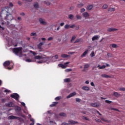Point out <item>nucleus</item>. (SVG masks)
<instances>
[{"instance_id": "5fc2aeb1", "label": "nucleus", "mask_w": 125, "mask_h": 125, "mask_svg": "<svg viewBox=\"0 0 125 125\" xmlns=\"http://www.w3.org/2000/svg\"><path fill=\"white\" fill-rule=\"evenodd\" d=\"M75 27H76V25H75L74 24H73L72 25H70V28H75Z\"/></svg>"}, {"instance_id": "7ed1b4c3", "label": "nucleus", "mask_w": 125, "mask_h": 125, "mask_svg": "<svg viewBox=\"0 0 125 125\" xmlns=\"http://www.w3.org/2000/svg\"><path fill=\"white\" fill-rule=\"evenodd\" d=\"M13 51L16 55L19 56V57L22 56V47L14 48L13 49Z\"/></svg>"}, {"instance_id": "9b49d317", "label": "nucleus", "mask_w": 125, "mask_h": 125, "mask_svg": "<svg viewBox=\"0 0 125 125\" xmlns=\"http://www.w3.org/2000/svg\"><path fill=\"white\" fill-rule=\"evenodd\" d=\"M108 32H115L116 31H118V29L116 28H109L107 29Z\"/></svg>"}, {"instance_id": "aec40b11", "label": "nucleus", "mask_w": 125, "mask_h": 125, "mask_svg": "<svg viewBox=\"0 0 125 125\" xmlns=\"http://www.w3.org/2000/svg\"><path fill=\"white\" fill-rule=\"evenodd\" d=\"M69 55L65 54H63L61 55V57H62V58H67V57H69Z\"/></svg>"}, {"instance_id": "e2e57ef3", "label": "nucleus", "mask_w": 125, "mask_h": 125, "mask_svg": "<svg viewBox=\"0 0 125 125\" xmlns=\"http://www.w3.org/2000/svg\"><path fill=\"white\" fill-rule=\"evenodd\" d=\"M90 84L92 86H95L94 83H93V82H91Z\"/></svg>"}, {"instance_id": "39448f33", "label": "nucleus", "mask_w": 125, "mask_h": 125, "mask_svg": "<svg viewBox=\"0 0 125 125\" xmlns=\"http://www.w3.org/2000/svg\"><path fill=\"white\" fill-rule=\"evenodd\" d=\"M8 119H9V120H14V119H16V120H18L19 121H20L21 120V117H16L14 115H11V116H9Z\"/></svg>"}, {"instance_id": "09e8293b", "label": "nucleus", "mask_w": 125, "mask_h": 125, "mask_svg": "<svg viewBox=\"0 0 125 125\" xmlns=\"http://www.w3.org/2000/svg\"><path fill=\"white\" fill-rule=\"evenodd\" d=\"M25 61H26V62H32V60L27 59L25 60Z\"/></svg>"}, {"instance_id": "f704fd0d", "label": "nucleus", "mask_w": 125, "mask_h": 125, "mask_svg": "<svg viewBox=\"0 0 125 125\" xmlns=\"http://www.w3.org/2000/svg\"><path fill=\"white\" fill-rule=\"evenodd\" d=\"M103 8H104V9H106V8H108V5L107 4L104 5L103 6Z\"/></svg>"}, {"instance_id": "f8f14e48", "label": "nucleus", "mask_w": 125, "mask_h": 125, "mask_svg": "<svg viewBox=\"0 0 125 125\" xmlns=\"http://www.w3.org/2000/svg\"><path fill=\"white\" fill-rule=\"evenodd\" d=\"M59 103L58 102H53L52 104L50 105V107H55Z\"/></svg>"}, {"instance_id": "a18cd8bd", "label": "nucleus", "mask_w": 125, "mask_h": 125, "mask_svg": "<svg viewBox=\"0 0 125 125\" xmlns=\"http://www.w3.org/2000/svg\"><path fill=\"white\" fill-rule=\"evenodd\" d=\"M105 103H108V104H110V103H112V101H109V100H105Z\"/></svg>"}, {"instance_id": "0eeeda50", "label": "nucleus", "mask_w": 125, "mask_h": 125, "mask_svg": "<svg viewBox=\"0 0 125 125\" xmlns=\"http://www.w3.org/2000/svg\"><path fill=\"white\" fill-rule=\"evenodd\" d=\"M3 65L4 67H8V66H9V65H10V61H5L3 63Z\"/></svg>"}, {"instance_id": "dca6fc26", "label": "nucleus", "mask_w": 125, "mask_h": 125, "mask_svg": "<svg viewBox=\"0 0 125 125\" xmlns=\"http://www.w3.org/2000/svg\"><path fill=\"white\" fill-rule=\"evenodd\" d=\"M87 52H88V49L86 50L83 54L81 55V57H84L86 54H87Z\"/></svg>"}, {"instance_id": "4468645a", "label": "nucleus", "mask_w": 125, "mask_h": 125, "mask_svg": "<svg viewBox=\"0 0 125 125\" xmlns=\"http://www.w3.org/2000/svg\"><path fill=\"white\" fill-rule=\"evenodd\" d=\"M59 67H61V68H62V69H66V66L62 64V63H60L58 64Z\"/></svg>"}, {"instance_id": "864d4df0", "label": "nucleus", "mask_w": 125, "mask_h": 125, "mask_svg": "<svg viewBox=\"0 0 125 125\" xmlns=\"http://www.w3.org/2000/svg\"><path fill=\"white\" fill-rule=\"evenodd\" d=\"M76 101L77 102H81V99H79V98H76Z\"/></svg>"}, {"instance_id": "423d86ee", "label": "nucleus", "mask_w": 125, "mask_h": 125, "mask_svg": "<svg viewBox=\"0 0 125 125\" xmlns=\"http://www.w3.org/2000/svg\"><path fill=\"white\" fill-rule=\"evenodd\" d=\"M5 105L7 107H14V104H13L12 102H10L8 103L5 104Z\"/></svg>"}, {"instance_id": "7c9ffc66", "label": "nucleus", "mask_w": 125, "mask_h": 125, "mask_svg": "<svg viewBox=\"0 0 125 125\" xmlns=\"http://www.w3.org/2000/svg\"><path fill=\"white\" fill-rule=\"evenodd\" d=\"M7 69H8V70H12V69H13V65H11L10 66L7 67Z\"/></svg>"}, {"instance_id": "6ab92c4d", "label": "nucleus", "mask_w": 125, "mask_h": 125, "mask_svg": "<svg viewBox=\"0 0 125 125\" xmlns=\"http://www.w3.org/2000/svg\"><path fill=\"white\" fill-rule=\"evenodd\" d=\"M68 123L70 124V125H75V124H78V122H76L73 120L68 121Z\"/></svg>"}, {"instance_id": "c9c22d12", "label": "nucleus", "mask_w": 125, "mask_h": 125, "mask_svg": "<svg viewBox=\"0 0 125 125\" xmlns=\"http://www.w3.org/2000/svg\"><path fill=\"white\" fill-rule=\"evenodd\" d=\"M30 36L31 37H33L34 36H37V33H36L35 32H32L31 33Z\"/></svg>"}, {"instance_id": "4be33fe9", "label": "nucleus", "mask_w": 125, "mask_h": 125, "mask_svg": "<svg viewBox=\"0 0 125 125\" xmlns=\"http://www.w3.org/2000/svg\"><path fill=\"white\" fill-rule=\"evenodd\" d=\"M101 77H102V78H111V76L107 74H103L101 75Z\"/></svg>"}, {"instance_id": "de8ad7c7", "label": "nucleus", "mask_w": 125, "mask_h": 125, "mask_svg": "<svg viewBox=\"0 0 125 125\" xmlns=\"http://www.w3.org/2000/svg\"><path fill=\"white\" fill-rule=\"evenodd\" d=\"M90 56L91 57H93V56H95V55L94 54V52H92L90 54Z\"/></svg>"}, {"instance_id": "e433bc0d", "label": "nucleus", "mask_w": 125, "mask_h": 125, "mask_svg": "<svg viewBox=\"0 0 125 125\" xmlns=\"http://www.w3.org/2000/svg\"><path fill=\"white\" fill-rule=\"evenodd\" d=\"M82 119H83V120H85L86 121H89V119L85 117V116H83Z\"/></svg>"}, {"instance_id": "680f3d73", "label": "nucleus", "mask_w": 125, "mask_h": 125, "mask_svg": "<svg viewBox=\"0 0 125 125\" xmlns=\"http://www.w3.org/2000/svg\"><path fill=\"white\" fill-rule=\"evenodd\" d=\"M4 92H10V90H8V89L4 90Z\"/></svg>"}, {"instance_id": "774afa93", "label": "nucleus", "mask_w": 125, "mask_h": 125, "mask_svg": "<svg viewBox=\"0 0 125 125\" xmlns=\"http://www.w3.org/2000/svg\"><path fill=\"white\" fill-rule=\"evenodd\" d=\"M20 15H21V16H24L25 13H21L20 14Z\"/></svg>"}, {"instance_id": "cd10ccee", "label": "nucleus", "mask_w": 125, "mask_h": 125, "mask_svg": "<svg viewBox=\"0 0 125 125\" xmlns=\"http://www.w3.org/2000/svg\"><path fill=\"white\" fill-rule=\"evenodd\" d=\"M62 97L61 96H59V97H57L55 98V100L56 101H59L60 99H61Z\"/></svg>"}, {"instance_id": "58836bf2", "label": "nucleus", "mask_w": 125, "mask_h": 125, "mask_svg": "<svg viewBox=\"0 0 125 125\" xmlns=\"http://www.w3.org/2000/svg\"><path fill=\"white\" fill-rule=\"evenodd\" d=\"M89 67V65L88 64H85L84 65V69H87Z\"/></svg>"}, {"instance_id": "a19ab883", "label": "nucleus", "mask_w": 125, "mask_h": 125, "mask_svg": "<svg viewBox=\"0 0 125 125\" xmlns=\"http://www.w3.org/2000/svg\"><path fill=\"white\" fill-rule=\"evenodd\" d=\"M81 42V39H78L75 41L74 43H77V42Z\"/></svg>"}, {"instance_id": "69168bd1", "label": "nucleus", "mask_w": 125, "mask_h": 125, "mask_svg": "<svg viewBox=\"0 0 125 125\" xmlns=\"http://www.w3.org/2000/svg\"><path fill=\"white\" fill-rule=\"evenodd\" d=\"M111 110H113V111H118V109L115 108H112Z\"/></svg>"}, {"instance_id": "6e6552de", "label": "nucleus", "mask_w": 125, "mask_h": 125, "mask_svg": "<svg viewBox=\"0 0 125 125\" xmlns=\"http://www.w3.org/2000/svg\"><path fill=\"white\" fill-rule=\"evenodd\" d=\"M39 21L41 24H42V25H46L47 24L46 21H44V20L42 19V18H40L39 19Z\"/></svg>"}, {"instance_id": "2f4dec72", "label": "nucleus", "mask_w": 125, "mask_h": 125, "mask_svg": "<svg viewBox=\"0 0 125 125\" xmlns=\"http://www.w3.org/2000/svg\"><path fill=\"white\" fill-rule=\"evenodd\" d=\"M115 10H116V9H115V8H110L108 9V11H115Z\"/></svg>"}, {"instance_id": "49530a36", "label": "nucleus", "mask_w": 125, "mask_h": 125, "mask_svg": "<svg viewBox=\"0 0 125 125\" xmlns=\"http://www.w3.org/2000/svg\"><path fill=\"white\" fill-rule=\"evenodd\" d=\"M53 40V37H49V38H48L47 41L49 42L50 41H52Z\"/></svg>"}, {"instance_id": "a878e982", "label": "nucleus", "mask_w": 125, "mask_h": 125, "mask_svg": "<svg viewBox=\"0 0 125 125\" xmlns=\"http://www.w3.org/2000/svg\"><path fill=\"white\" fill-rule=\"evenodd\" d=\"M30 121L32 122V123H31L30 125H35V119H33V118H31L30 119Z\"/></svg>"}, {"instance_id": "4d7b16f0", "label": "nucleus", "mask_w": 125, "mask_h": 125, "mask_svg": "<svg viewBox=\"0 0 125 125\" xmlns=\"http://www.w3.org/2000/svg\"><path fill=\"white\" fill-rule=\"evenodd\" d=\"M45 3L47 4V5H50V3L48 1V2L45 1Z\"/></svg>"}, {"instance_id": "c03bdc74", "label": "nucleus", "mask_w": 125, "mask_h": 125, "mask_svg": "<svg viewBox=\"0 0 125 125\" xmlns=\"http://www.w3.org/2000/svg\"><path fill=\"white\" fill-rule=\"evenodd\" d=\"M106 68V65H102L99 67V69H105Z\"/></svg>"}, {"instance_id": "f3484780", "label": "nucleus", "mask_w": 125, "mask_h": 125, "mask_svg": "<svg viewBox=\"0 0 125 125\" xmlns=\"http://www.w3.org/2000/svg\"><path fill=\"white\" fill-rule=\"evenodd\" d=\"M43 45V42H40L38 45V49H42V46Z\"/></svg>"}, {"instance_id": "338daca9", "label": "nucleus", "mask_w": 125, "mask_h": 125, "mask_svg": "<svg viewBox=\"0 0 125 125\" xmlns=\"http://www.w3.org/2000/svg\"><path fill=\"white\" fill-rule=\"evenodd\" d=\"M55 59H58V55H56L55 56H54Z\"/></svg>"}, {"instance_id": "8fccbe9b", "label": "nucleus", "mask_w": 125, "mask_h": 125, "mask_svg": "<svg viewBox=\"0 0 125 125\" xmlns=\"http://www.w3.org/2000/svg\"><path fill=\"white\" fill-rule=\"evenodd\" d=\"M76 39V37L75 36H73L72 37V39L71 40V42H73V41H74V40Z\"/></svg>"}, {"instance_id": "13d9d810", "label": "nucleus", "mask_w": 125, "mask_h": 125, "mask_svg": "<svg viewBox=\"0 0 125 125\" xmlns=\"http://www.w3.org/2000/svg\"><path fill=\"white\" fill-rule=\"evenodd\" d=\"M64 24H65V23H64V22L61 23H60V26L61 27H63V26H64Z\"/></svg>"}, {"instance_id": "f03ea898", "label": "nucleus", "mask_w": 125, "mask_h": 125, "mask_svg": "<svg viewBox=\"0 0 125 125\" xmlns=\"http://www.w3.org/2000/svg\"><path fill=\"white\" fill-rule=\"evenodd\" d=\"M35 59H38L40 60L37 62L39 64H42V63H44L45 62H47L49 60V58H46L43 57L42 56H36L34 57Z\"/></svg>"}, {"instance_id": "473e14b6", "label": "nucleus", "mask_w": 125, "mask_h": 125, "mask_svg": "<svg viewBox=\"0 0 125 125\" xmlns=\"http://www.w3.org/2000/svg\"><path fill=\"white\" fill-rule=\"evenodd\" d=\"M69 28H70V25L69 24H66L65 26H64V28L65 29H69Z\"/></svg>"}, {"instance_id": "bb28decb", "label": "nucleus", "mask_w": 125, "mask_h": 125, "mask_svg": "<svg viewBox=\"0 0 125 125\" xmlns=\"http://www.w3.org/2000/svg\"><path fill=\"white\" fill-rule=\"evenodd\" d=\"M60 116H61V117H66V113L63 112L60 113Z\"/></svg>"}, {"instance_id": "37998d69", "label": "nucleus", "mask_w": 125, "mask_h": 125, "mask_svg": "<svg viewBox=\"0 0 125 125\" xmlns=\"http://www.w3.org/2000/svg\"><path fill=\"white\" fill-rule=\"evenodd\" d=\"M112 47H113V48H117V44H112Z\"/></svg>"}, {"instance_id": "c756f323", "label": "nucleus", "mask_w": 125, "mask_h": 125, "mask_svg": "<svg viewBox=\"0 0 125 125\" xmlns=\"http://www.w3.org/2000/svg\"><path fill=\"white\" fill-rule=\"evenodd\" d=\"M119 90L120 91H125V87H120L118 88Z\"/></svg>"}, {"instance_id": "603ef678", "label": "nucleus", "mask_w": 125, "mask_h": 125, "mask_svg": "<svg viewBox=\"0 0 125 125\" xmlns=\"http://www.w3.org/2000/svg\"><path fill=\"white\" fill-rule=\"evenodd\" d=\"M107 56H108V57H112V54H111L110 53H107Z\"/></svg>"}, {"instance_id": "1a4fd4ad", "label": "nucleus", "mask_w": 125, "mask_h": 125, "mask_svg": "<svg viewBox=\"0 0 125 125\" xmlns=\"http://www.w3.org/2000/svg\"><path fill=\"white\" fill-rule=\"evenodd\" d=\"M75 95H76V92H74L73 93H70L68 96H67L66 97V98H71V97H73V96H75Z\"/></svg>"}, {"instance_id": "5701e85b", "label": "nucleus", "mask_w": 125, "mask_h": 125, "mask_svg": "<svg viewBox=\"0 0 125 125\" xmlns=\"http://www.w3.org/2000/svg\"><path fill=\"white\" fill-rule=\"evenodd\" d=\"M64 83H70L71 82V79L70 78H65L64 79Z\"/></svg>"}, {"instance_id": "c85d7f7f", "label": "nucleus", "mask_w": 125, "mask_h": 125, "mask_svg": "<svg viewBox=\"0 0 125 125\" xmlns=\"http://www.w3.org/2000/svg\"><path fill=\"white\" fill-rule=\"evenodd\" d=\"M83 3H80L77 5V7H79V8H81V7H83Z\"/></svg>"}, {"instance_id": "3c124183", "label": "nucleus", "mask_w": 125, "mask_h": 125, "mask_svg": "<svg viewBox=\"0 0 125 125\" xmlns=\"http://www.w3.org/2000/svg\"><path fill=\"white\" fill-rule=\"evenodd\" d=\"M85 11V9H84V8H82L81 9V13H83V12H84Z\"/></svg>"}, {"instance_id": "ea45409f", "label": "nucleus", "mask_w": 125, "mask_h": 125, "mask_svg": "<svg viewBox=\"0 0 125 125\" xmlns=\"http://www.w3.org/2000/svg\"><path fill=\"white\" fill-rule=\"evenodd\" d=\"M30 53H32V54L34 55V56H36V55H37V53H36V52H35L33 51H30Z\"/></svg>"}, {"instance_id": "bf43d9fd", "label": "nucleus", "mask_w": 125, "mask_h": 125, "mask_svg": "<svg viewBox=\"0 0 125 125\" xmlns=\"http://www.w3.org/2000/svg\"><path fill=\"white\" fill-rule=\"evenodd\" d=\"M9 6H10L11 7H13V4L12 3H9Z\"/></svg>"}, {"instance_id": "052dcab7", "label": "nucleus", "mask_w": 125, "mask_h": 125, "mask_svg": "<svg viewBox=\"0 0 125 125\" xmlns=\"http://www.w3.org/2000/svg\"><path fill=\"white\" fill-rule=\"evenodd\" d=\"M74 53H75L74 52H69L68 54H74Z\"/></svg>"}, {"instance_id": "412c9836", "label": "nucleus", "mask_w": 125, "mask_h": 125, "mask_svg": "<svg viewBox=\"0 0 125 125\" xmlns=\"http://www.w3.org/2000/svg\"><path fill=\"white\" fill-rule=\"evenodd\" d=\"M92 8H93V5H92L87 6V9L88 10H91V9H92Z\"/></svg>"}, {"instance_id": "20e7f679", "label": "nucleus", "mask_w": 125, "mask_h": 125, "mask_svg": "<svg viewBox=\"0 0 125 125\" xmlns=\"http://www.w3.org/2000/svg\"><path fill=\"white\" fill-rule=\"evenodd\" d=\"M10 97H11V98H14V99H15L16 101H18V100H19V95H18V94L17 93H14L13 94H11Z\"/></svg>"}, {"instance_id": "0e129e2a", "label": "nucleus", "mask_w": 125, "mask_h": 125, "mask_svg": "<svg viewBox=\"0 0 125 125\" xmlns=\"http://www.w3.org/2000/svg\"><path fill=\"white\" fill-rule=\"evenodd\" d=\"M18 3L19 5H22V2H21V1H19Z\"/></svg>"}, {"instance_id": "79ce46f5", "label": "nucleus", "mask_w": 125, "mask_h": 125, "mask_svg": "<svg viewBox=\"0 0 125 125\" xmlns=\"http://www.w3.org/2000/svg\"><path fill=\"white\" fill-rule=\"evenodd\" d=\"M76 18L77 19H79V20H81V19H82V17L81 16H80V15H77L76 16Z\"/></svg>"}, {"instance_id": "9d476101", "label": "nucleus", "mask_w": 125, "mask_h": 125, "mask_svg": "<svg viewBox=\"0 0 125 125\" xmlns=\"http://www.w3.org/2000/svg\"><path fill=\"white\" fill-rule=\"evenodd\" d=\"M83 17L85 18H89V14L88 13L85 12L83 14Z\"/></svg>"}, {"instance_id": "2eb2a0df", "label": "nucleus", "mask_w": 125, "mask_h": 125, "mask_svg": "<svg viewBox=\"0 0 125 125\" xmlns=\"http://www.w3.org/2000/svg\"><path fill=\"white\" fill-rule=\"evenodd\" d=\"M99 38H100V36H94L92 38V41H95L96 40H99Z\"/></svg>"}, {"instance_id": "a211bd4d", "label": "nucleus", "mask_w": 125, "mask_h": 125, "mask_svg": "<svg viewBox=\"0 0 125 125\" xmlns=\"http://www.w3.org/2000/svg\"><path fill=\"white\" fill-rule=\"evenodd\" d=\"M91 106H92V107H99V104H97V103H92L91 104Z\"/></svg>"}, {"instance_id": "6e6d98bb", "label": "nucleus", "mask_w": 125, "mask_h": 125, "mask_svg": "<svg viewBox=\"0 0 125 125\" xmlns=\"http://www.w3.org/2000/svg\"><path fill=\"white\" fill-rule=\"evenodd\" d=\"M21 104L22 106H23V107H25V106H26V104H25L24 102H21Z\"/></svg>"}, {"instance_id": "f257e3e1", "label": "nucleus", "mask_w": 125, "mask_h": 125, "mask_svg": "<svg viewBox=\"0 0 125 125\" xmlns=\"http://www.w3.org/2000/svg\"><path fill=\"white\" fill-rule=\"evenodd\" d=\"M4 15H6L4 18V20L7 21L5 22V23L7 24V25H9V21L13 19V16H12V14L9 13V11L6 7L3 8L0 13V17H1V18H3L5 16Z\"/></svg>"}, {"instance_id": "4c0bfd02", "label": "nucleus", "mask_w": 125, "mask_h": 125, "mask_svg": "<svg viewBox=\"0 0 125 125\" xmlns=\"http://www.w3.org/2000/svg\"><path fill=\"white\" fill-rule=\"evenodd\" d=\"M21 110V107L20 106H17L16 107V110L18 111V112H19Z\"/></svg>"}, {"instance_id": "ddd939ff", "label": "nucleus", "mask_w": 125, "mask_h": 125, "mask_svg": "<svg viewBox=\"0 0 125 125\" xmlns=\"http://www.w3.org/2000/svg\"><path fill=\"white\" fill-rule=\"evenodd\" d=\"M113 95H114V96H115V97H119V96H121V94H119L117 92H114L113 94Z\"/></svg>"}, {"instance_id": "b1692460", "label": "nucleus", "mask_w": 125, "mask_h": 125, "mask_svg": "<svg viewBox=\"0 0 125 125\" xmlns=\"http://www.w3.org/2000/svg\"><path fill=\"white\" fill-rule=\"evenodd\" d=\"M34 7L35 8H39V3L36 2L34 3Z\"/></svg>"}, {"instance_id": "393cba45", "label": "nucleus", "mask_w": 125, "mask_h": 125, "mask_svg": "<svg viewBox=\"0 0 125 125\" xmlns=\"http://www.w3.org/2000/svg\"><path fill=\"white\" fill-rule=\"evenodd\" d=\"M82 89H83V90L88 91L89 90V87H88V86H83L82 87Z\"/></svg>"}, {"instance_id": "72a5a7b5", "label": "nucleus", "mask_w": 125, "mask_h": 125, "mask_svg": "<svg viewBox=\"0 0 125 125\" xmlns=\"http://www.w3.org/2000/svg\"><path fill=\"white\" fill-rule=\"evenodd\" d=\"M69 19H71V20L74 18V16L73 15H69L68 16Z\"/></svg>"}]
</instances>
